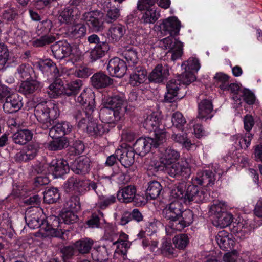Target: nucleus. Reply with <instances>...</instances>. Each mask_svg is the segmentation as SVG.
<instances>
[{"mask_svg": "<svg viewBox=\"0 0 262 262\" xmlns=\"http://www.w3.org/2000/svg\"><path fill=\"white\" fill-rule=\"evenodd\" d=\"M181 27V23L174 16L164 19L159 25L161 33L164 35H169L161 42L165 49L171 53V59L175 61L180 58L183 54V43L172 37L178 35Z\"/></svg>", "mask_w": 262, "mask_h": 262, "instance_id": "obj_1", "label": "nucleus"}, {"mask_svg": "<svg viewBox=\"0 0 262 262\" xmlns=\"http://www.w3.org/2000/svg\"><path fill=\"white\" fill-rule=\"evenodd\" d=\"M38 208L28 210L25 215V220L29 228L35 229L39 227L48 232V235L59 238L63 241L68 239V235L61 229L62 223H60L59 219L54 217L52 224L43 219L40 220V213L37 211Z\"/></svg>", "mask_w": 262, "mask_h": 262, "instance_id": "obj_2", "label": "nucleus"}, {"mask_svg": "<svg viewBox=\"0 0 262 262\" xmlns=\"http://www.w3.org/2000/svg\"><path fill=\"white\" fill-rule=\"evenodd\" d=\"M34 114L41 127L46 129L52 126V121L58 117L59 111L58 105L51 101H42L34 107Z\"/></svg>", "mask_w": 262, "mask_h": 262, "instance_id": "obj_3", "label": "nucleus"}, {"mask_svg": "<svg viewBox=\"0 0 262 262\" xmlns=\"http://www.w3.org/2000/svg\"><path fill=\"white\" fill-rule=\"evenodd\" d=\"M208 199V193L205 188H200L193 183L186 187L184 199L185 203H200L206 201Z\"/></svg>", "mask_w": 262, "mask_h": 262, "instance_id": "obj_4", "label": "nucleus"}, {"mask_svg": "<svg viewBox=\"0 0 262 262\" xmlns=\"http://www.w3.org/2000/svg\"><path fill=\"white\" fill-rule=\"evenodd\" d=\"M79 3L78 0H71L70 1L69 6L59 12L58 20L60 23L72 24L79 18L80 12L77 7Z\"/></svg>", "mask_w": 262, "mask_h": 262, "instance_id": "obj_5", "label": "nucleus"}, {"mask_svg": "<svg viewBox=\"0 0 262 262\" xmlns=\"http://www.w3.org/2000/svg\"><path fill=\"white\" fill-rule=\"evenodd\" d=\"M81 19L94 32L102 31L104 29V14L100 11L85 12L82 15Z\"/></svg>", "mask_w": 262, "mask_h": 262, "instance_id": "obj_6", "label": "nucleus"}, {"mask_svg": "<svg viewBox=\"0 0 262 262\" xmlns=\"http://www.w3.org/2000/svg\"><path fill=\"white\" fill-rule=\"evenodd\" d=\"M182 204L174 201L167 204L162 211V216L167 221H169L168 227L172 230V225L173 223H177L183 210Z\"/></svg>", "mask_w": 262, "mask_h": 262, "instance_id": "obj_7", "label": "nucleus"}, {"mask_svg": "<svg viewBox=\"0 0 262 262\" xmlns=\"http://www.w3.org/2000/svg\"><path fill=\"white\" fill-rule=\"evenodd\" d=\"M117 198L120 202L125 203L134 202L139 205L144 204L145 202L143 196L136 195V188L133 185H128L120 189Z\"/></svg>", "mask_w": 262, "mask_h": 262, "instance_id": "obj_8", "label": "nucleus"}, {"mask_svg": "<svg viewBox=\"0 0 262 262\" xmlns=\"http://www.w3.org/2000/svg\"><path fill=\"white\" fill-rule=\"evenodd\" d=\"M95 96L91 90L84 89L78 96L76 101L85 106V115L91 116L93 113H96L95 105Z\"/></svg>", "mask_w": 262, "mask_h": 262, "instance_id": "obj_9", "label": "nucleus"}, {"mask_svg": "<svg viewBox=\"0 0 262 262\" xmlns=\"http://www.w3.org/2000/svg\"><path fill=\"white\" fill-rule=\"evenodd\" d=\"M181 83L180 79H172L166 84L167 92L164 96L166 102H172L177 99H182L184 95L181 94Z\"/></svg>", "mask_w": 262, "mask_h": 262, "instance_id": "obj_10", "label": "nucleus"}, {"mask_svg": "<svg viewBox=\"0 0 262 262\" xmlns=\"http://www.w3.org/2000/svg\"><path fill=\"white\" fill-rule=\"evenodd\" d=\"M107 70L111 76L121 78L125 74L127 66L123 60L115 57L109 61L107 66Z\"/></svg>", "mask_w": 262, "mask_h": 262, "instance_id": "obj_11", "label": "nucleus"}, {"mask_svg": "<svg viewBox=\"0 0 262 262\" xmlns=\"http://www.w3.org/2000/svg\"><path fill=\"white\" fill-rule=\"evenodd\" d=\"M69 170L68 162L63 159H53L48 165V171L56 178L60 177Z\"/></svg>", "mask_w": 262, "mask_h": 262, "instance_id": "obj_12", "label": "nucleus"}, {"mask_svg": "<svg viewBox=\"0 0 262 262\" xmlns=\"http://www.w3.org/2000/svg\"><path fill=\"white\" fill-rule=\"evenodd\" d=\"M156 145L154 139L151 138H140L134 143L133 150L137 154L144 156L150 151L152 147L156 146Z\"/></svg>", "mask_w": 262, "mask_h": 262, "instance_id": "obj_13", "label": "nucleus"}, {"mask_svg": "<svg viewBox=\"0 0 262 262\" xmlns=\"http://www.w3.org/2000/svg\"><path fill=\"white\" fill-rule=\"evenodd\" d=\"M23 105L21 97L18 94H14L6 98L3 109L7 113H13L19 111Z\"/></svg>", "mask_w": 262, "mask_h": 262, "instance_id": "obj_14", "label": "nucleus"}, {"mask_svg": "<svg viewBox=\"0 0 262 262\" xmlns=\"http://www.w3.org/2000/svg\"><path fill=\"white\" fill-rule=\"evenodd\" d=\"M159 160L164 167L171 165L179 159L180 153L171 147L161 148Z\"/></svg>", "mask_w": 262, "mask_h": 262, "instance_id": "obj_15", "label": "nucleus"}, {"mask_svg": "<svg viewBox=\"0 0 262 262\" xmlns=\"http://www.w3.org/2000/svg\"><path fill=\"white\" fill-rule=\"evenodd\" d=\"M36 67L43 73H50L52 80L60 76L59 71L56 64L50 59L40 60L36 62Z\"/></svg>", "mask_w": 262, "mask_h": 262, "instance_id": "obj_16", "label": "nucleus"}, {"mask_svg": "<svg viewBox=\"0 0 262 262\" xmlns=\"http://www.w3.org/2000/svg\"><path fill=\"white\" fill-rule=\"evenodd\" d=\"M194 214L190 209L182 210L181 214L177 223L172 225V230L174 231H181L184 228L190 225L193 222Z\"/></svg>", "mask_w": 262, "mask_h": 262, "instance_id": "obj_17", "label": "nucleus"}, {"mask_svg": "<svg viewBox=\"0 0 262 262\" xmlns=\"http://www.w3.org/2000/svg\"><path fill=\"white\" fill-rule=\"evenodd\" d=\"M54 57L57 59H62L69 56L72 49L70 45L66 41H59L51 47Z\"/></svg>", "mask_w": 262, "mask_h": 262, "instance_id": "obj_18", "label": "nucleus"}, {"mask_svg": "<svg viewBox=\"0 0 262 262\" xmlns=\"http://www.w3.org/2000/svg\"><path fill=\"white\" fill-rule=\"evenodd\" d=\"M215 180L214 174L212 171L204 170L198 172L196 176L192 179V182L197 186L210 187L214 184Z\"/></svg>", "mask_w": 262, "mask_h": 262, "instance_id": "obj_19", "label": "nucleus"}, {"mask_svg": "<svg viewBox=\"0 0 262 262\" xmlns=\"http://www.w3.org/2000/svg\"><path fill=\"white\" fill-rule=\"evenodd\" d=\"M121 114V113H117L105 105L100 111L99 117L101 121L104 123L115 124L123 119L124 116Z\"/></svg>", "mask_w": 262, "mask_h": 262, "instance_id": "obj_20", "label": "nucleus"}, {"mask_svg": "<svg viewBox=\"0 0 262 262\" xmlns=\"http://www.w3.org/2000/svg\"><path fill=\"white\" fill-rule=\"evenodd\" d=\"M105 105L117 113H121V115L123 116L126 112L127 106L124 99L118 95L108 98Z\"/></svg>", "mask_w": 262, "mask_h": 262, "instance_id": "obj_21", "label": "nucleus"}, {"mask_svg": "<svg viewBox=\"0 0 262 262\" xmlns=\"http://www.w3.org/2000/svg\"><path fill=\"white\" fill-rule=\"evenodd\" d=\"M168 67L164 65L158 64L149 75V80L155 83L163 82L169 75Z\"/></svg>", "mask_w": 262, "mask_h": 262, "instance_id": "obj_22", "label": "nucleus"}, {"mask_svg": "<svg viewBox=\"0 0 262 262\" xmlns=\"http://www.w3.org/2000/svg\"><path fill=\"white\" fill-rule=\"evenodd\" d=\"M90 160L88 157H80L75 160L72 165V170L77 174H85L90 170Z\"/></svg>", "mask_w": 262, "mask_h": 262, "instance_id": "obj_23", "label": "nucleus"}, {"mask_svg": "<svg viewBox=\"0 0 262 262\" xmlns=\"http://www.w3.org/2000/svg\"><path fill=\"white\" fill-rule=\"evenodd\" d=\"M119 156V161L125 168L130 167L135 162V151L132 148H121L116 150Z\"/></svg>", "mask_w": 262, "mask_h": 262, "instance_id": "obj_24", "label": "nucleus"}, {"mask_svg": "<svg viewBox=\"0 0 262 262\" xmlns=\"http://www.w3.org/2000/svg\"><path fill=\"white\" fill-rule=\"evenodd\" d=\"M91 80L93 86L97 89L105 88L113 83V80L101 72L94 74Z\"/></svg>", "mask_w": 262, "mask_h": 262, "instance_id": "obj_25", "label": "nucleus"}, {"mask_svg": "<svg viewBox=\"0 0 262 262\" xmlns=\"http://www.w3.org/2000/svg\"><path fill=\"white\" fill-rule=\"evenodd\" d=\"M72 126L67 121L56 124L49 131V135L52 138L63 137V136L71 132Z\"/></svg>", "mask_w": 262, "mask_h": 262, "instance_id": "obj_26", "label": "nucleus"}, {"mask_svg": "<svg viewBox=\"0 0 262 262\" xmlns=\"http://www.w3.org/2000/svg\"><path fill=\"white\" fill-rule=\"evenodd\" d=\"M147 78V72L142 67H136L130 74L129 83L133 86H138L143 83Z\"/></svg>", "mask_w": 262, "mask_h": 262, "instance_id": "obj_27", "label": "nucleus"}, {"mask_svg": "<svg viewBox=\"0 0 262 262\" xmlns=\"http://www.w3.org/2000/svg\"><path fill=\"white\" fill-rule=\"evenodd\" d=\"M43 85L44 83L36 80H26L21 83L19 92L25 95H29L40 90Z\"/></svg>", "mask_w": 262, "mask_h": 262, "instance_id": "obj_28", "label": "nucleus"}, {"mask_svg": "<svg viewBox=\"0 0 262 262\" xmlns=\"http://www.w3.org/2000/svg\"><path fill=\"white\" fill-rule=\"evenodd\" d=\"M213 110V104L211 100L205 99L198 104V118L201 119H211Z\"/></svg>", "mask_w": 262, "mask_h": 262, "instance_id": "obj_29", "label": "nucleus"}, {"mask_svg": "<svg viewBox=\"0 0 262 262\" xmlns=\"http://www.w3.org/2000/svg\"><path fill=\"white\" fill-rule=\"evenodd\" d=\"M8 34L17 43H26L29 40L28 32L16 27H10Z\"/></svg>", "mask_w": 262, "mask_h": 262, "instance_id": "obj_30", "label": "nucleus"}, {"mask_svg": "<svg viewBox=\"0 0 262 262\" xmlns=\"http://www.w3.org/2000/svg\"><path fill=\"white\" fill-rule=\"evenodd\" d=\"M253 138V135L250 133H247L244 136L242 135H235L231 137V140L235 143L236 149H245L248 148Z\"/></svg>", "mask_w": 262, "mask_h": 262, "instance_id": "obj_31", "label": "nucleus"}, {"mask_svg": "<svg viewBox=\"0 0 262 262\" xmlns=\"http://www.w3.org/2000/svg\"><path fill=\"white\" fill-rule=\"evenodd\" d=\"M32 137L33 133L31 130L24 129L14 133L12 136V140L15 143L23 145L29 142Z\"/></svg>", "mask_w": 262, "mask_h": 262, "instance_id": "obj_32", "label": "nucleus"}, {"mask_svg": "<svg viewBox=\"0 0 262 262\" xmlns=\"http://www.w3.org/2000/svg\"><path fill=\"white\" fill-rule=\"evenodd\" d=\"M125 28L121 24L112 25L108 29L107 35L113 42H118L124 35Z\"/></svg>", "mask_w": 262, "mask_h": 262, "instance_id": "obj_33", "label": "nucleus"}, {"mask_svg": "<svg viewBox=\"0 0 262 262\" xmlns=\"http://www.w3.org/2000/svg\"><path fill=\"white\" fill-rule=\"evenodd\" d=\"M143 10L145 11L143 13L141 21L144 24H154L160 16V11L157 7L147 8Z\"/></svg>", "mask_w": 262, "mask_h": 262, "instance_id": "obj_34", "label": "nucleus"}, {"mask_svg": "<svg viewBox=\"0 0 262 262\" xmlns=\"http://www.w3.org/2000/svg\"><path fill=\"white\" fill-rule=\"evenodd\" d=\"M94 241L89 238H83L76 241L74 244L75 249L82 254H88L92 249Z\"/></svg>", "mask_w": 262, "mask_h": 262, "instance_id": "obj_35", "label": "nucleus"}, {"mask_svg": "<svg viewBox=\"0 0 262 262\" xmlns=\"http://www.w3.org/2000/svg\"><path fill=\"white\" fill-rule=\"evenodd\" d=\"M165 167L168 174L172 177L179 178L182 177L185 178L188 177L180 161L176 163L174 162Z\"/></svg>", "mask_w": 262, "mask_h": 262, "instance_id": "obj_36", "label": "nucleus"}, {"mask_svg": "<svg viewBox=\"0 0 262 262\" xmlns=\"http://www.w3.org/2000/svg\"><path fill=\"white\" fill-rule=\"evenodd\" d=\"M95 113H93L90 116L86 115L85 106H84L82 110L77 109L75 110L73 113V117L78 123V127L81 128L84 127L85 125L93 118Z\"/></svg>", "mask_w": 262, "mask_h": 262, "instance_id": "obj_37", "label": "nucleus"}, {"mask_svg": "<svg viewBox=\"0 0 262 262\" xmlns=\"http://www.w3.org/2000/svg\"><path fill=\"white\" fill-rule=\"evenodd\" d=\"M2 18L7 22L16 21L19 17L18 10L14 7H4L1 12Z\"/></svg>", "mask_w": 262, "mask_h": 262, "instance_id": "obj_38", "label": "nucleus"}, {"mask_svg": "<svg viewBox=\"0 0 262 262\" xmlns=\"http://www.w3.org/2000/svg\"><path fill=\"white\" fill-rule=\"evenodd\" d=\"M160 122V115L157 113H152L148 115L145 119L143 125L144 127L150 132L159 129L158 127Z\"/></svg>", "mask_w": 262, "mask_h": 262, "instance_id": "obj_39", "label": "nucleus"}, {"mask_svg": "<svg viewBox=\"0 0 262 262\" xmlns=\"http://www.w3.org/2000/svg\"><path fill=\"white\" fill-rule=\"evenodd\" d=\"M82 85V81L79 79L71 81L64 87V95L68 96H75L81 90Z\"/></svg>", "mask_w": 262, "mask_h": 262, "instance_id": "obj_40", "label": "nucleus"}, {"mask_svg": "<svg viewBox=\"0 0 262 262\" xmlns=\"http://www.w3.org/2000/svg\"><path fill=\"white\" fill-rule=\"evenodd\" d=\"M122 237L123 239L119 238L113 243V245L117 246L116 253L124 257L126 255L127 250L130 247L131 244L127 241V235L123 233Z\"/></svg>", "mask_w": 262, "mask_h": 262, "instance_id": "obj_41", "label": "nucleus"}, {"mask_svg": "<svg viewBox=\"0 0 262 262\" xmlns=\"http://www.w3.org/2000/svg\"><path fill=\"white\" fill-rule=\"evenodd\" d=\"M108 50V44L106 41H102L91 50L90 57L92 60L95 61L103 57Z\"/></svg>", "mask_w": 262, "mask_h": 262, "instance_id": "obj_42", "label": "nucleus"}, {"mask_svg": "<svg viewBox=\"0 0 262 262\" xmlns=\"http://www.w3.org/2000/svg\"><path fill=\"white\" fill-rule=\"evenodd\" d=\"M53 140L50 142L48 148L51 151L62 150L69 145V141L67 137L52 138Z\"/></svg>", "mask_w": 262, "mask_h": 262, "instance_id": "obj_43", "label": "nucleus"}, {"mask_svg": "<svg viewBox=\"0 0 262 262\" xmlns=\"http://www.w3.org/2000/svg\"><path fill=\"white\" fill-rule=\"evenodd\" d=\"M86 130L90 136L95 137L102 136L105 132L102 125L98 124L96 121L92 119L88 122Z\"/></svg>", "mask_w": 262, "mask_h": 262, "instance_id": "obj_44", "label": "nucleus"}, {"mask_svg": "<svg viewBox=\"0 0 262 262\" xmlns=\"http://www.w3.org/2000/svg\"><path fill=\"white\" fill-rule=\"evenodd\" d=\"M162 187L160 183L157 181L150 182L146 190L147 197L151 199H156L160 195Z\"/></svg>", "mask_w": 262, "mask_h": 262, "instance_id": "obj_45", "label": "nucleus"}, {"mask_svg": "<svg viewBox=\"0 0 262 262\" xmlns=\"http://www.w3.org/2000/svg\"><path fill=\"white\" fill-rule=\"evenodd\" d=\"M92 257L95 261L102 262L108 258L107 249L105 246H99L94 249L92 252Z\"/></svg>", "mask_w": 262, "mask_h": 262, "instance_id": "obj_46", "label": "nucleus"}, {"mask_svg": "<svg viewBox=\"0 0 262 262\" xmlns=\"http://www.w3.org/2000/svg\"><path fill=\"white\" fill-rule=\"evenodd\" d=\"M233 221L232 215L227 212H223L220 215L216 216L214 225L215 226L223 228L230 225Z\"/></svg>", "mask_w": 262, "mask_h": 262, "instance_id": "obj_47", "label": "nucleus"}, {"mask_svg": "<svg viewBox=\"0 0 262 262\" xmlns=\"http://www.w3.org/2000/svg\"><path fill=\"white\" fill-rule=\"evenodd\" d=\"M48 93L50 97L53 98H56L61 94H64L63 85L58 80L53 82L49 86Z\"/></svg>", "mask_w": 262, "mask_h": 262, "instance_id": "obj_48", "label": "nucleus"}, {"mask_svg": "<svg viewBox=\"0 0 262 262\" xmlns=\"http://www.w3.org/2000/svg\"><path fill=\"white\" fill-rule=\"evenodd\" d=\"M34 73L33 69L29 64H22L17 69V76L23 79L29 80Z\"/></svg>", "mask_w": 262, "mask_h": 262, "instance_id": "obj_49", "label": "nucleus"}, {"mask_svg": "<svg viewBox=\"0 0 262 262\" xmlns=\"http://www.w3.org/2000/svg\"><path fill=\"white\" fill-rule=\"evenodd\" d=\"M137 52L135 49L130 48L124 50L122 53L123 57L125 59L129 66H134L138 62Z\"/></svg>", "mask_w": 262, "mask_h": 262, "instance_id": "obj_50", "label": "nucleus"}, {"mask_svg": "<svg viewBox=\"0 0 262 262\" xmlns=\"http://www.w3.org/2000/svg\"><path fill=\"white\" fill-rule=\"evenodd\" d=\"M56 38L52 35H43L40 38L33 40L31 45L34 47H43L46 45H49L55 41Z\"/></svg>", "mask_w": 262, "mask_h": 262, "instance_id": "obj_51", "label": "nucleus"}, {"mask_svg": "<svg viewBox=\"0 0 262 262\" xmlns=\"http://www.w3.org/2000/svg\"><path fill=\"white\" fill-rule=\"evenodd\" d=\"M59 198V193L56 188L49 189L46 190L43 193L44 201L48 204L56 202Z\"/></svg>", "mask_w": 262, "mask_h": 262, "instance_id": "obj_52", "label": "nucleus"}, {"mask_svg": "<svg viewBox=\"0 0 262 262\" xmlns=\"http://www.w3.org/2000/svg\"><path fill=\"white\" fill-rule=\"evenodd\" d=\"M115 202L116 197L114 195H99L96 206L101 209H105Z\"/></svg>", "mask_w": 262, "mask_h": 262, "instance_id": "obj_53", "label": "nucleus"}, {"mask_svg": "<svg viewBox=\"0 0 262 262\" xmlns=\"http://www.w3.org/2000/svg\"><path fill=\"white\" fill-rule=\"evenodd\" d=\"M186 187L185 183H178L171 190V196L178 199H183L184 202Z\"/></svg>", "mask_w": 262, "mask_h": 262, "instance_id": "obj_54", "label": "nucleus"}, {"mask_svg": "<svg viewBox=\"0 0 262 262\" xmlns=\"http://www.w3.org/2000/svg\"><path fill=\"white\" fill-rule=\"evenodd\" d=\"M172 241L176 248L184 249L189 243V238L187 234H180L175 236Z\"/></svg>", "mask_w": 262, "mask_h": 262, "instance_id": "obj_55", "label": "nucleus"}, {"mask_svg": "<svg viewBox=\"0 0 262 262\" xmlns=\"http://www.w3.org/2000/svg\"><path fill=\"white\" fill-rule=\"evenodd\" d=\"M226 205L225 203L216 201L214 203L210 208V212L215 215V218L216 216L220 215L221 214L226 212Z\"/></svg>", "mask_w": 262, "mask_h": 262, "instance_id": "obj_56", "label": "nucleus"}, {"mask_svg": "<svg viewBox=\"0 0 262 262\" xmlns=\"http://www.w3.org/2000/svg\"><path fill=\"white\" fill-rule=\"evenodd\" d=\"M9 57V53L7 46L0 42V70L3 69L7 63Z\"/></svg>", "mask_w": 262, "mask_h": 262, "instance_id": "obj_57", "label": "nucleus"}, {"mask_svg": "<svg viewBox=\"0 0 262 262\" xmlns=\"http://www.w3.org/2000/svg\"><path fill=\"white\" fill-rule=\"evenodd\" d=\"M171 122L173 126L181 129L185 124L186 121L182 113L179 112L173 114L171 118Z\"/></svg>", "mask_w": 262, "mask_h": 262, "instance_id": "obj_58", "label": "nucleus"}, {"mask_svg": "<svg viewBox=\"0 0 262 262\" xmlns=\"http://www.w3.org/2000/svg\"><path fill=\"white\" fill-rule=\"evenodd\" d=\"M180 162L183 169L186 171L188 177H189L191 173V169L193 168L196 165L195 160L191 157H188L186 158L182 159Z\"/></svg>", "mask_w": 262, "mask_h": 262, "instance_id": "obj_59", "label": "nucleus"}, {"mask_svg": "<svg viewBox=\"0 0 262 262\" xmlns=\"http://www.w3.org/2000/svg\"><path fill=\"white\" fill-rule=\"evenodd\" d=\"M160 251L163 255L169 256L173 254L174 249L172 247L171 242L170 240L164 239L162 243V245L160 248Z\"/></svg>", "mask_w": 262, "mask_h": 262, "instance_id": "obj_60", "label": "nucleus"}, {"mask_svg": "<svg viewBox=\"0 0 262 262\" xmlns=\"http://www.w3.org/2000/svg\"><path fill=\"white\" fill-rule=\"evenodd\" d=\"M120 15L119 9L117 8H111L107 11L104 19L107 23L111 24L116 21L120 16Z\"/></svg>", "mask_w": 262, "mask_h": 262, "instance_id": "obj_61", "label": "nucleus"}, {"mask_svg": "<svg viewBox=\"0 0 262 262\" xmlns=\"http://www.w3.org/2000/svg\"><path fill=\"white\" fill-rule=\"evenodd\" d=\"M52 26V22L46 19L38 24L37 31L39 34H46L50 32Z\"/></svg>", "mask_w": 262, "mask_h": 262, "instance_id": "obj_62", "label": "nucleus"}, {"mask_svg": "<svg viewBox=\"0 0 262 262\" xmlns=\"http://www.w3.org/2000/svg\"><path fill=\"white\" fill-rule=\"evenodd\" d=\"M224 262H244L236 250L227 252L223 256Z\"/></svg>", "mask_w": 262, "mask_h": 262, "instance_id": "obj_63", "label": "nucleus"}, {"mask_svg": "<svg viewBox=\"0 0 262 262\" xmlns=\"http://www.w3.org/2000/svg\"><path fill=\"white\" fill-rule=\"evenodd\" d=\"M74 246H66L61 247L60 249V252L62 254L63 260H68L71 259L74 255L75 252Z\"/></svg>", "mask_w": 262, "mask_h": 262, "instance_id": "obj_64", "label": "nucleus"}]
</instances>
